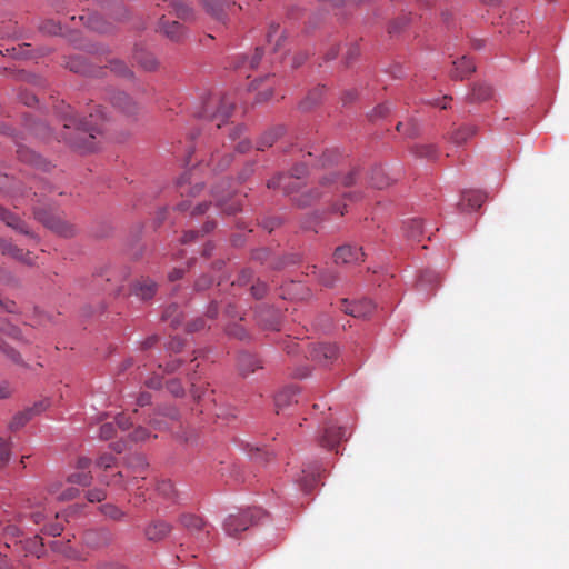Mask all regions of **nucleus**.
<instances>
[{
  "label": "nucleus",
  "mask_w": 569,
  "mask_h": 569,
  "mask_svg": "<svg viewBox=\"0 0 569 569\" xmlns=\"http://www.w3.org/2000/svg\"><path fill=\"white\" fill-rule=\"evenodd\" d=\"M116 431L114 425L111 422L103 423L99 430V437L103 440H109L113 437Z\"/></svg>",
  "instance_id": "nucleus-44"
},
{
  "label": "nucleus",
  "mask_w": 569,
  "mask_h": 569,
  "mask_svg": "<svg viewBox=\"0 0 569 569\" xmlns=\"http://www.w3.org/2000/svg\"><path fill=\"white\" fill-rule=\"evenodd\" d=\"M128 467L136 473L142 472L147 467V459L142 455H133L128 459Z\"/></svg>",
  "instance_id": "nucleus-37"
},
{
  "label": "nucleus",
  "mask_w": 569,
  "mask_h": 569,
  "mask_svg": "<svg viewBox=\"0 0 569 569\" xmlns=\"http://www.w3.org/2000/svg\"><path fill=\"white\" fill-rule=\"evenodd\" d=\"M48 407V401H39L31 408L17 413L10 422V429L18 430L23 427L34 415L42 412Z\"/></svg>",
  "instance_id": "nucleus-11"
},
{
  "label": "nucleus",
  "mask_w": 569,
  "mask_h": 569,
  "mask_svg": "<svg viewBox=\"0 0 569 569\" xmlns=\"http://www.w3.org/2000/svg\"><path fill=\"white\" fill-rule=\"evenodd\" d=\"M104 121L106 114L101 107L97 108L96 113H90L89 119H79L68 106L63 116V127L67 130L73 129L76 137L64 132L62 138L80 152L93 151L96 149L93 140L102 133Z\"/></svg>",
  "instance_id": "nucleus-1"
},
{
  "label": "nucleus",
  "mask_w": 569,
  "mask_h": 569,
  "mask_svg": "<svg viewBox=\"0 0 569 569\" xmlns=\"http://www.w3.org/2000/svg\"><path fill=\"white\" fill-rule=\"evenodd\" d=\"M98 569H127V568L119 563H101L98 566Z\"/></svg>",
  "instance_id": "nucleus-64"
},
{
  "label": "nucleus",
  "mask_w": 569,
  "mask_h": 569,
  "mask_svg": "<svg viewBox=\"0 0 569 569\" xmlns=\"http://www.w3.org/2000/svg\"><path fill=\"white\" fill-rule=\"evenodd\" d=\"M233 110V104L224 100L221 101L220 107L213 113L208 114L207 112L199 114L201 118H206L217 122V127L220 128L227 122Z\"/></svg>",
  "instance_id": "nucleus-15"
},
{
  "label": "nucleus",
  "mask_w": 569,
  "mask_h": 569,
  "mask_svg": "<svg viewBox=\"0 0 569 569\" xmlns=\"http://www.w3.org/2000/svg\"><path fill=\"white\" fill-rule=\"evenodd\" d=\"M486 201V194L479 190H466L461 196L459 206L462 210L479 209Z\"/></svg>",
  "instance_id": "nucleus-14"
},
{
  "label": "nucleus",
  "mask_w": 569,
  "mask_h": 569,
  "mask_svg": "<svg viewBox=\"0 0 569 569\" xmlns=\"http://www.w3.org/2000/svg\"><path fill=\"white\" fill-rule=\"evenodd\" d=\"M18 153H19V157L23 160V161H30L34 164L38 163V158L39 156L36 154L33 151L29 150V149H19L18 150Z\"/></svg>",
  "instance_id": "nucleus-47"
},
{
  "label": "nucleus",
  "mask_w": 569,
  "mask_h": 569,
  "mask_svg": "<svg viewBox=\"0 0 569 569\" xmlns=\"http://www.w3.org/2000/svg\"><path fill=\"white\" fill-rule=\"evenodd\" d=\"M41 30L49 34H60L62 32V27L60 23L54 22L53 20H48L42 23L40 27Z\"/></svg>",
  "instance_id": "nucleus-42"
},
{
  "label": "nucleus",
  "mask_w": 569,
  "mask_h": 569,
  "mask_svg": "<svg viewBox=\"0 0 569 569\" xmlns=\"http://www.w3.org/2000/svg\"><path fill=\"white\" fill-rule=\"evenodd\" d=\"M362 258L363 253L361 248L349 244L338 247L333 253V259L337 264H355L361 261Z\"/></svg>",
  "instance_id": "nucleus-7"
},
{
  "label": "nucleus",
  "mask_w": 569,
  "mask_h": 569,
  "mask_svg": "<svg viewBox=\"0 0 569 569\" xmlns=\"http://www.w3.org/2000/svg\"><path fill=\"white\" fill-rule=\"evenodd\" d=\"M150 433L147 428L138 427L131 433V439L134 441H144L149 438Z\"/></svg>",
  "instance_id": "nucleus-46"
},
{
  "label": "nucleus",
  "mask_w": 569,
  "mask_h": 569,
  "mask_svg": "<svg viewBox=\"0 0 569 569\" xmlns=\"http://www.w3.org/2000/svg\"><path fill=\"white\" fill-rule=\"evenodd\" d=\"M100 510L106 517L112 520H121L124 517V512L112 503L102 505Z\"/></svg>",
  "instance_id": "nucleus-38"
},
{
  "label": "nucleus",
  "mask_w": 569,
  "mask_h": 569,
  "mask_svg": "<svg viewBox=\"0 0 569 569\" xmlns=\"http://www.w3.org/2000/svg\"><path fill=\"white\" fill-rule=\"evenodd\" d=\"M312 273L316 274L319 282L326 287H332L337 280L336 274L329 269L318 271L317 267L313 266Z\"/></svg>",
  "instance_id": "nucleus-35"
},
{
  "label": "nucleus",
  "mask_w": 569,
  "mask_h": 569,
  "mask_svg": "<svg viewBox=\"0 0 569 569\" xmlns=\"http://www.w3.org/2000/svg\"><path fill=\"white\" fill-rule=\"evenodd\" d=\"M147 387L150 389H160L162 386L161 379L156 377L147 380L146 382Z\"/></svg>",
  "instance_id": "nucleus-60"
},
{
  "label": "nucleus",
  "mask_w": 569,
  "mask_h": 569,
  "mask_svg": "<svg viewBox=\"0 0 569 569\" xmlns=\"http://www.w3.org/2000/svg\"><path fill=\"white\" fill-rule=\"evenodd\" d=\"M308 170L305 164H297L291 169L290 174H279L268 181V188H281L283 192L290 193L293 191L296 186H291V179L296 178L300 180L307 174Z\"/></svg>",
  "instance_id": "nucleus-5"
},
{
  "label": "nucleus",
  "mask_w": 569,
  "mask_h": 569,
  "mask_svg": "<svg viewBox=\"0 0 569 569\" xmlns=\"http://www.w3.org/2000/svg\"><path fill=\"white\" fill-rule=\"evenodd\" d=\"M351 432L346 428L329 426L321 438V446L333 449L340 441L347 439Z\"/></svg>",
  "instance_id": "nucleus-10"
},
{
  "label": "nucleus",
  "mask_w": 569,
  "mask_h": 569,
  "mask_svg": "<svg viewBox=\"0 0 569 569\" xmlns=\"http://www.w3.org/2000/svg\"><path fill=\"white\" fill-rule=\"evenodd\" d=\"M86 23L89 29L100 33L106 32L108 30L106 23L98 14L88 16Z\"/></svg>",
  "instance_id": "nucleus-39"
},
{
  "label": "nucleus",
  "mask_w": 569,
  "mask_h": 569,
  "mask_svg": "<svg viewBox=\"0 0 569 569\" xmlns=\"http://www.w3.org/2000/svg\"><path fill=\"white\" fill-rule=\"evenodd\" d=\"M376 306L370 299H361L352 302L343 300L345 312L355 318H367L373 312Z\"/></svg>",
  "instance_id": "nucleus-8"
},
{
  "label": "nucleus",
  "mask_w": 569,
  "mask_h": 569,
  "mask_svg": "<svg viewBox=\"0 0 569 569\" xmlns=\"http://www.w3.org/2000/svg\"><path fill=\"white\" fill-rule=\"evenodd\" d=\"M267 292V286L263 282H258L251 286V293L256 299H261Z\"/></svg>",
  "instance_id": "nucleus-49"
},
{
  "label": "nucleus",
  "mask_w": 569,
  "mask_h": 569,
  "mask_svg": "<svg viewBox=\"0 0 569 569\" xmlns=\"http://www.w3.org/2000/svg\"><path fill=\"white\" fill-rule=\"evenodd\" d=\"M110 69L116 74L124 77V78H131L133 76L132 71L120 60L111 61Z\"/></svg>",
  "instance_id": "nucleus-41"
},
{
  "label": "nucleus",
  "mask_w": 569,
  "mask_h": 569,
  "mask_svg": "<svg viewBox=\"0 0 569 569\" xmlns=\"http://www.w3.org/2000/svg\"><path fill=\"white\" fill-rule=\"evenodd\" d=\"M61 483L60 482H52L48 487V492L59 501H69L74 499L77 496H79L80 491L79 489L74 487H68L63 491H60Z\"/></svg>",
  "instance_id": "nucleus-20"
},
{
  "label": "nucleus",
  "mask_w": 569,
  "mask_h": 569,
  "mask_svg": "<svg viewBox=\"0 0 569 569\" xmlns=\"http://www.w3.org/2000/svg\"><path fill=\"white\" fill-rule=\"evenodd\" d=\"M284 39V34H283V31L280 29V27L278 24H271L270 26V29H269V32L267 34V40L270 44H273V51H278L280 46H281V41Z\"/></svg>",
  "instance_id": "nucleus-33"
},
{
  "label": "nucleus",
  "mask_w": 569,
  "mask_h": 569,
  "mask_svg": "<svg viewBox=\"0 0 569 569\" xmlns=\"http://www.w3.org/2000/svg\"><path fill=\"white\" fill-rule=\"evenodd\" d=\"M371 181H372V184L378 189L386 188L387 186L390 184V180L388 177H386L382 168H378V169L373 170Z\"/></svg>",
  "instance_id": "nucleus-40"
},
{
  "label": "nucleus",
  "mask_w": 569,
  "mask_h": 569,
  "mask_svg": "<svg viewBox=\"0 0 569 569\" xmlns=\"http://www.w3.org/2000/svg\"><path fill=\"white\" fill-rule=\"evenodd\" d=\"M238 366L243 376L254 372L260 367L259 360L247 352L240 353L238 357Z\"/></svg>",
  "instance_id": "nucleus-22"
},
{
  "label": "nucleus",
  "mask_w": 569,
  "mask_h": 569,
  "mask_svg": "<svg viewBox=\"0 0 569 569\" xmlns=\"http://www.w3.org/2000/svg\"><path fill=\"white\" fill-rule=\"evenodd\" d=\"M373 111L379 117H383L390 111V106L389 104H380Z\"/></svg>",
  "instance_id": "nucleus-61"
},
{
  "label": "nucleus",
  "mask_w": 569,
  "mask_h": 569,
  "mask_svg": "<svg viewBox=\"0 0 569 569\" xmlns=\"http://www.w3.org/2000/svg\"><path fill=\"white\" fill-rule=\"evenodd\" d=\"M151 402V396L150 393L148 392H142L138 399H137V403L141 407H144L147 405H149Z\"/></svg>",
  "instance_id": "nucleus-57"
},
{
  "label": "nucleus",
  "mask_w": 569,
  "mask_h": 569,
  "mask_svg": "<svg viewBox=\"0 0 569 569\" xmlns=\"http://www.w3.org/2000/svg\"><path fill=\"white\" fill-rule=\"evenodd\" d=\"M476 133V127L472 124H466L453 131L451 140L455 144L460 146L468 141Z\"/></svg>",
  "instance_id": "nucleus-27"
},
{
  "label": "nucleus",
  "mask_w": 569,
  "mask_h": 569,
  "mask_svg": "<svg viewBox=\"0 0 569 569\" xmlns=\"http://www.w3.org/2000/svg\"><path fill=\"white\" fill-rule=\"evenodd\" d=\"M209 208V204L207 202L199 203L192 211L193 216L202 214L204 213Z\"/></svg>",
  "instance_id": "nucleus-62"
},
{
  "label": "nucleus",
  "mask_w": 569,
  "mask_h": 569,
  "mask_svg": "<svg viewBox=\"0 0 569 569\" xmlns=\"http://www.w3.org/2000/svg\"><path fill=\"white\" fill-rule=\"evenodd\" d=\"M134 60L147 71H152L158 67L157 59L150 52L137 51L134 53Z\"/></svg>",
  "instance_id": "nucleus-32"
},
{
  "label": "nucleus",
  "mask_w": 569,
  "mask_h": 569,
  "mask_svg": "<svg viewBox=\"0 0 569 569\" xmlns=\"http://www.w3.org/2000/svg\"><path fill=\"white\" fill-rule=\"evenodd\" d=\"M264 512L259 508L248 509L246 511L230 515L223 522L224 532L228 536H236L239 532L247 530L252 523L261 520Z\"/></svg>",
  "instance_id": "nucleus-3"
},
{
  "label": "nucleus",
  "mask_w": 569,
  "mask_h": 569,
  "mask_svg": "<svg viewBox=\"0 0 569 569\" xmlns=\"http://www.w3.org/2000/svg\"><path fill=\"white\" fill-rule=\"evenodd\" d=\"M262 56H263L262 50L260 48H257L254 54L248 61V64L250 66V68H252V69L257 68L262 59Z\"/></svg>",
  "instance_id": "nucleus-52"
},
{
  "label": "nucleus",
  "mask_w": 569,
  "mask_h": 569,
  "mask_svg": "<svg viewBox=\"0 0 569 569\" xmlns=\"http://www.w3.org/2000/svg\"><path fill=\"white\" fill-rule=\"evenodd\" d=\"M92 476L89 472L86 471H78L74 473H71L68 477V482L76 483L82 487H88L91 485Z\"/></svg>",
  "instance_id": "nucleus-36"
},
{
  "label": "nucleus",
  "mask_w": 569,
  "mask_h": 569,
  "mask_svg": "<svg viewBox=\"0 0 569 569\" xmlns=\"http://www.w3.org/2000/svg\"><path fill=\"white\" fill-rule=\"evenodd\" d=\"M204 327V321L202 319H196L194 321L188 325V330L190 332L201 330Z\"/></svg>",
  "instance_id": "nucleus-55"
},
{
  "label": "nucleus",
  "mask_w": 569,
  "mask_h": 569,
  "mask_svg": "<svg viewBox=\"0 0 569 569\" xmlns=\"http://www.w3.org/2000/svg\"><path fill=\"white\" fill-rule=\"evenodd\" d=\"M10 460V448L7 443L0 445V469L3 468Z\"/></svg>",
  "instance_id": "nucleus-50"
},
{
  "label": "nucleus",
  "mask_w": 569,
  "mask_h": 569,
  "mask_svg": "<svg viewBox=\"0 0 569 569\" xmlns=\"http://www.w3.org/2000/svg\"><path fill=\"white\" fill-rule=\"evenodd\" d=\"M171 531V526L163 521L157 520L149 523L144 529V535L150 541H160L164 539Z\"/></svg>",
  "instance_id": "nucleus-13"
},
{
  "label": "nucleus",
  "mask_w": 569,
  "mask_h": 569,
  "mask_svg": "<svg viewBox=\"0 0 569 569\" xmlns=\"http://www.w3.org/2000/svg\"><path fill=\"white\" fill-rule=\"evenodd\" d=\"M476 70V66L473 61L463 56L460 59L453 62V69L451 71V77L453 79H465L469 74H471Z\"/></svg>",
  "instance_id": "nucleus-16"
},
{
  "label": "nucleus",
  "mask_w": 569,
  "mask_h": 569,
  "mask_svg": "<svg viewBox=\"0 0 569 569\" xmlns=\"http://www.w3.org/2000/svg\"><path fill=\"white\" fill-rule=\"evenodd\" d=\"M231 160L232 158L229 153L223 156H220L219 152L212 153L208 161V167H210L213 172L222 171L231 163Z\"/></svg>",
  "instance_id": "nucleus-29"
},
{
  "label": "nucleus",
  "mask_w": 569,
  "mask_h": 569,
  "mask_svg": "<svg viewBox=\"0 0 569 569\" xmlns=\"http://www.w3.org/2000/svg\"><path fill=\"white\" fill-rule=\"evenodd\" d=\"M110 102L114 109L128 117L133 116L138 109L137 103L122 91L113 92L110 96Z\"/></svg>",
  "instance_id": "nucleus-9"
},
{
  "label": "nucleus",
  "mask_w": 569,
  "mask_h": 569,
  "mask_svg": "<svg viewBox=\"0 0 569 569\" xmlns=\"http://www.w3.org/2000/svg\"><path fill=\"white\" fill-rule=\"evenodd\" d=\"M157 291V283L151 279L138 281L133 288V295L141 300H150Z\"/></svg>",
  "instance_id": "nucleus-18"
},
{
  "label": "nucleus",
  "mask_w": 569,
  "mask_h": 569,
  "mask_svg": "<svg viewBox=\"0 0 569 569\" xmlns=\"http://www.w3.org/2000/svg\"><path fill=\"white\" fill-rule=\"evenodd\" d=\"M90 465H91V460L87 457H81L77 461V468L80 469L81 471H84L86 469H88Z\"/></svg>",
  "instance_id": "nucleus-58"
},
{
  "label": "nucleus",
  "mask_w": 569,
  "mask_h": 569,
  "mask_svg": "<svg viewBox=\"0 0 569 569\" xmlns=\"http://www.w3.org/2000/svg\"><path fill=\"white\" fill-rule=\"evenodd\" d=\"M42 531L51 537H57L62 532V527L59 523H52L48 527H44Z\"/></svg>",
  "instance_id": "nucleus-51"
},
{
  "label": "nucleus",
  "mask_w": 569,
  "mask_h": 569,
  "mask_svg": "<svg viewBox=\"0 0 569 569\" xmlns=\"http://www.w3.org/2000/svg\"><path fill=\"white\" fill-rule=\"evenodd\" d=\"M358 56H359V49L357 47L353 46V47L348 48L347 56H346V63H350Z\"/></svg>",
  "instance_id": "nucleus-56"
},
{
  "label": "nucleus",
  "mask_w": 569,
  "mask_h": 569,
  "mask_svg": "<svg viewBox=\"0 0 569 569\" xmlns=\"http://www.w3.org/2000/svg\"><path fill=\"white\" fill-rule=\"evenodd\" d=\"M159 29L167 38L173 41H178L184 36L183 26L177 21L167 22L161 19Z\"/></svg>",
  "instance_id": "nucleus-19"
},
{
  "label": "nucleus",
  "mask_w": 569,
  "mask_h": 569,
  "mask_svg": "<svg viewBox=\"0 0 569 569\" xmlns=\"http://www.w3.org/2000/svg\"><path fill=\"white\" fill-rule=\"evenodd\" d=\"M491 96L492 88L489 84L478 83L473 86L470 93V99L475 102H481L488 100Z\"/></svg>",
  "instance_id": "nucleus-31"
},
{
  "label": "nucleus",
  "mask_w": 569,
  "mask_h": 569,
  "mask_svg": "<svg viewBox=\"0 0 569 569\" xmlns=\"http://www.w3.org/2000/svg\"><path fill=\"white\" fill-rule=\"evenodd\" d=\"M21 101L27 106H32L37 102V98L34 94L31 93H24L20 96Z\"/></svg>",
  "instance_id": "nucleus-59"
},
{
  "label": "nucleus",
  "mask_w": 569,
  "mask_h": 569,
  "mask_svg": "<svg viewBox=\"0 0 569 569\" xmlns=\"http://www.w3.org/2000/svg\"><path fill=\"white\" fill-rule=\"evenodd\" d=\"M181 525L192 532H206L209 533L207 522L199 516L192 513H184L180 517Z\"/></svg>",
  "instance_id": "nucleus-17"
},
{
  "label": "nucleus",
  "mask_w": 569,
  "mask_h": 569,
  "mask_svg": "<svg viewBox=\"0 0 569 569\" xmlns=\"http://www.w3.org/2000/svg\"><path fill=\"white\" fill-rule=\"evenodd\" d=\"M282 129H274L264 132L257 141V149L263 151L270 148L281 136Z\"/></svg>",
  "instance_id": "nucleus-28"
},
{
  "label": "nucleus",
  "mask_w": 569,
  "mask_h": 569,
  "mask_svg": "<svg viewBox=\"0 0 569 569\" xmlns=\"http://www.w3.org/2000/svg\"><path fill=\"white\" fill-rule=\"evenodd\" d=\"M405 232L408 238L418 240L423 233V221L419 218L407 221Z\"/></svg>",
  "instance_id": "nucleus-30"
},
{
  "label": "nucleus",
  "mask_w": 569,
  "mask_h": 569,
  "mask_svg": "<svg viewBox=\"0 0 569 569\" xmlns=\"http://www.w3.org/2000/svg\"><path fill=\"white\" fill-rule=\"evenodd\" d=\"M34 217L41 223H43L48 229L54 231L56 233L62 237H71L74 234V228L61 220L59 217L46 211V210H36Z\"/></svg>",
  "instance_id": "nucleus-4"
},
{
  "label": "nucleus",
  "mask_w": 569,
  "mask_h": 569,
  "mask_svg": "<svg viewBox=\"0 0 569 569\" xmlns=\"http://www.w3.org/2000/svg\"><path fill=\"white\" fill-rule=\"evenodd\" d=\"M20 530L16 526H8L4 529V546L8 549H14V551L19 552L20 550L26 551V556L31 555L36 558H40L43 552V543L41 538L34 536L33 538L27 539L26 541L17 540Z\"/></svg>",
  "instance_id": "nucleus-2"
},
{
  "label": "nucleus",
  "mask_w": 569,
  "mask_h": 569,
  "mask_svg": "<svg viewBox=\"0 0 569 569\" xmlns=\"http://www.w3.org/2000/svg\"><path fill=\"white\" fill-rule=\"evenodd\" d=\"M116 462V458L114 456L110 455V453H106V455H102L98 460H97V466L100 467V468H110L114 465Z\"/></svg>",
  "instance_id": "nucleus-45"
},
{
  "label": "nucleus",
  "mask_w": 569,
  "mask_h": 569,
  "mask_svg": "<svg viewBox=\"0 0 569 569\" xmlns=\"http://www.w3.org/2000/svg\"><path fill=\"white\" fill-rule=\"evenodd\" d=\"M30 517L34 523H40L44 520L46 515L42 511H33L31 512Z\"/></svg>",
  "instance_id": "nucleus-63"
},
{
  "label": "nucleus",
  "mask_w": 569,
  "mask_h": 569,
  "mask_svg": "<svg viewBox=\"0 0 569 569\" xmlns=\"http://www.w3.org/2000/svg\"><path fill=\"white\" fill-rule=\"evenodd\" d=\"M66 67L74 73L87 74L90 72V66L81 56L70 57L66 62Z\"/></svg>",
  "instance_id": "nucleus-25"
},
{
  "label": "nucleus",
  "mask_w": 569,
  "mask_h": 569,
  "mask_svg": "<svg viewBox=\"0 0 569 569\" xmlns=\"http://www.w3.org/2000/svg\"><path fill=\"white\" fill-rule=\"evenodd\" d=\"M206 10L216 19L221 20L224 16V9L228 8L231 0H202Z\"/></svg>",
  "instance_id": "nucleus-21"
},
{
  "label": "nucleus",
  "mask_w": 569,
  "mask_h": 569,
  "mask_svg": "<svg viewBox=\"0 0 569 569\" xmlns=\"http://www.w3.org/2000/svg\"><path fill=\"white\" fill-rule=\"evenodd\" d=\"M168 391L174 397H181L184 393V389L179 380L172 379L167 382Z\"/></svg>",
  "instance_id": "nucleus-43"
},
{
  "label": "nucleus",
  "mask_w": 569,
  "mask_h": 569,
  "mask_svg": "<svg viewBox=\"0 0 569 569\" xmlns=\"http://www.w3.org/2000/svg\"><path fill=\"white\" fill-rule=\"evenodd\" d=\"M157 495L167 501H174L177 498V491L173 483L170 480H161L156 487Z\"/></svg>",
  "instance_id": "nucleus-26"
},
{
  "label": "nucleus",
  "mask_w": 569,
  "mask_h": 569,
  "mask_svg": "<svg viewBox=\"0 0 569 569\" xmlns=\"http://www.w3.org/2000/svg\"><path fill=\"white\" fill-rule=\"evenodd\" d=\"M0 219L13 230L22 234L36 238L34 234L28 229L26 223L16 213L7 210L2 206H0Z\"/></svg>",
  "instance_id": "nucleus-12"
},
{
  "label": "nucleus",
  "mask_w": 569,
  "mask_h": 569,
  "mask_svg": "<svg viewBox=\"0 0 569 569\" xmlns=\"http://www.w3.org/2000/svg\"><path fill=\"white\" fill-rule=\"evenodd\" d=\"M299 391L295 387H288L279 391L274 397V402L278 408H283L291 402H297Z\"/></svg>",
  "instance_id": "nucleus-23"
},
{
  "label": "nucleus",
  "mask_w": 569,
  "mask_h": 569,
  "mask_svg": "<svg viewBox=\"0 0 569 569\" xmlns=\"http://www.w3.org/2000/svg\"><path fill=\"white\" fill-rule=\"evenodd\" d=\"M272 94H273L272 89L267 88L263 91L258 93L256 102H258V103L264 102V101L269 100L272 97Z\"/></svg>",
  "instance_id": "nucleus-54"
},
{
  "label": "nucleus",
  "mask_w": 569,
  "mask_h": 569,
  "mask_svg": "<svg viewBox=\"0 0 569 569\" xmlns=\"http://www.w3.org/2000/svg\"><path fill=\"white\" fill-rule=\"evenodd\" d=\"M87 498L90 502H100L106 498V492L102 489H92L88 491Z\"/></svg>",
  "instance_id": "nucleus-48"
},
{
  "label": "nucleus",
  "mask_w": 569,
  "mask_h": 569,
  "mask_svg": "<svg viewBox=\"0 0 569 569\" xmlns=\"http://www.w3.org/2000/svg\"><path fill=\"white\" fill-rule=\"evenodd\" d=\"M319 472L316 470H302V476L297 481L301 485V488L306 492H309L312 489L313 485L317 482Z\"/></svg>",
  "instance_id": "nucleus-34"
},
{
  "label": "nucleus",
  "mask_w": 569,
  "mask_h": 569,
  "mask_svg": "<svg viewBox=\"0 0 569 569\" xmlns=\"http://www.w3.org/2000/svg\"><path fill=\"white\" fill-rule=\"evenodd\" d=\"M116 422L122 430L129 429V427L132 425L124 415H118L116 418Z\"/></svg>",
  "instance_id": "nucleus-53"
},
{
  "label": "nucleus",
  "mask_w": 569,
  "mask_h": 569,
  "mask_svg": "<svg viewBox=\"0 0 569 569\" xmlns=\"http://www.w3.org/2000/svg\"><path fill=\"white\" fill-rule=\"evenodd\" d=\"M2 251H3V253L9 254L12 258H14L16 260L21 261L26 264L33 263L29 252L24 253L22 249L18 248L17 246H14L10 242H6L3 244Z\"/></svg>",
  "instance_id": "nucleus-24"
},
{
  "label": "nucleus",
  "mask_w": 569,
  "mask_h": 569,
  "mask_svg": "<svg viewBox=\"0 0 569 569\" xmlns=\"http://www.w3.org/2000/svg\"><path fill=\"white\" fill-rule=\"evenodd\" d=\"M311 359L319 366L328 367L339 357V349L335 343H317L310 350Z\"/></svg>",
  "instance_id": "nucleus-6"
}]
</instances>
